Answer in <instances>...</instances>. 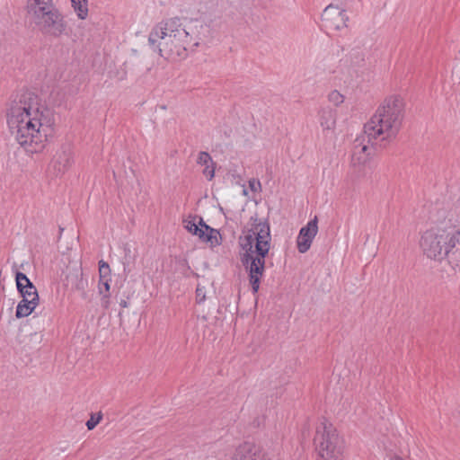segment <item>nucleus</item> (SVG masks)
Listing matches in <instances>:
<instances>
[{
    "mask_svg": "<svg viewBox=\"0 0 460 460\" xmlns=\"http://www.w3.org/2000/svg\"><path fill=\"white\" fill-rule=\"evenodd\" d=\"M7 124L18 143L27 152L37 153L43 147L54 125L53 112L40 103V97L26 91L17 95L7 111Z\"/></svg>",
    "mask_w": 460,
    "mask_h": 460,
    "instance_id": "obj_1",
    "label": "nucleus"
},
{
    "mask_svg": "<svg viewBox=\"0 0 460 460\" xmlns=\"http://www.w3.org/2000/svg\"><path fill=\"white\" fill-rule=\"evenodd\" d=\"M208 26L188 18L172 17L159 22L148 36L150 49L167 60L183 59L203 41Z\"/></svg>",
    "mask_w": 460,
    "mask_h": 460,
    "instance_id": "obj_2",
    "label": "nucleus"
},
{
    "mask_svg": "<svg viewBox=\"0 0 460 460\" xmlns=\"http://www.w3.org/2000/svg\"><path fill=\"white\" fill-rule=\"evenodd\" d=\"M251 227L244 226L238 237L240 261L248 276L253 295L260 289L266 270V258L270 250V226L268 219L261 221L251 217Z\"/></svg>",
    "mask_w": 460,
    "mask_h": 460,
    "instance_id": "obj_3",
    "label": "nucleus"
},
{
    "mask_svg": "<svg viewBox=\"0 0 460 460\" xmlns=\"http://www.w3.org/2000/svg\"><path fill=\"white\" fill-rule=\"evenodd\" d=\"M403 118V100L400 96L386 98L376 114L364 126L368 142H372L383 134L385 136L382 137V142H390L394 139L402 128Z\"/></svg>",
    "mask_w": 460,
    "mask_h": 460,
    "instance_id": "obj_4",
    "label": "nucleus"
},
{
    "mask_svg": "<svg viewBox=\"0 0 460 460\" xmlns=\"http://www.w3.org/2000/svg\"><path fill=\"white\" fill-rule=\"evenodd\" d=\"M26 8L31 22L43 35L58 38L65 32L66 22L51 2L28 0Z\"/></svg>",
    "mask_w": 460,
    "mask_h": 460,
    "instance_id": "obj_5",
    "label": "nucleus"
},
{
    "mask_svg": "<svg viewBox=\"0 0 460 460\" xmlns=\"http://www.w3.org/2000/svg\"><path fill=\"white\" fill-rule=\"evenodd\" d=\"M318 455L324 460H341L343 440L332 423L322 422L316 429L314 438Z\"/></svg>",
    "mask_w": 460,
    "mask_h": 460,
    "instance_id": "obj_6",
    "label": "nucleus"
},
{
    "mask_svg": "<svg viewBox=\"0 0 460 460\" xmlns=\"http://www.w3.org/2000/svg\"><path fill=\"white\" fill-rule=\"evenodd\" d=\"M420 244L429 258L442 261L446 256L444 255L445 250L449 248V232L446 230L426 231L421 236Z\"/></svg>",
    "mask_w": 460,
    "mask_h": 460,
    "instance_id": "obj_7",
    "label": "nucleus"
},
{
    "mask_svg": "<svg viewBox=\"0 0 460 460\" xmlns=\"http://www.w3.org/2000/svg\"><path fill=\"white\" fill-rule=\"evenodd\" d=\"M322 26L327 31H339L347 27L349 17L344 9H340L338 6L329 4L326 6L321 16Z\"/></svg>",
    "mask_w": 460,
    "mask_h": 460,
    "instance_id": "obj_8",
    "label": "nucleus"
},
{
    "mask_svg": "<svg viewBox=\"0 0 460 460\" xmlns=\"http://www.w3.org/2000/svg\"><path fill=\"white\" fill-rule=\"evenodd\" d=\"M318 232V219L314 217L305 226H303L296 239L297 250L300 253L306 252L312 244L314 238Z\"/></svg>",
    "mask_w": 460,
    "mask_h": 460,
    "instance_id": "obj_9",
    "label": "nucleus"
},
{
    "mask_svg": "<svg viewBox=\"0 0 460 460\" xmlns=\"http://www.w3.org/2000/svg\"><path fill=\"white\" fill-rule=\"evenodd\" d=\"M232 460H262L261 447L245 441L235 448Z\"/></svg>",
    "mask_w": 460,
    "mask_h": 460,
    "instance_id": "obj_10",
    "label": "nucleus"
},
{
    "mask_svg": "<svg viewBox=\"0 0 460 460\" xmlns=\"http://www.w3.org/2000/svg\"><path fill=\"white\" fill-rule=\"evenodd\" d=\"M65 286L70 287L72 290L80 292L84 299L87 298L85 288L88 286L87 279H84L82 269H74L69 270L66 276Z\"/></svg>",
    "mask_w": 460,
    "mask_h": 460,
    "instance_id": "obj_11",
    "label": "nucleus"
},
{
    "mask_svg": "<svg viewBox=\"0 0 460 460\" xmlns=\"http://www.w3.org/2000/svg\"><path fill=\"white\" fill-rule=\"evenodd\" d=\"M39 295H35L34 298H29L24 296V298H22L16 306V318L20 319L30 315L36 308V306L39 305Z\"/></svg>",
    "mask_w": 460,
    "mask_h": 460,
    "instance_id": "obj_12",
    "label": "nucleus"
},
{
    "mask_svg": "<svg viewBox=\"0 0 460 460\" xmlns=\"http://www.w3.org/2000/svg\"><path fill=\"white\" fill-rule=\"evenodd\" d=\"M336 122V111L330 107L323 108L320 111V124L323 129H332Z\"/></svg>",
    "mask_w": 460,
    "mask_h": 460,
    "instance_id": "obj_13",
    "label": "nucleus"
},
{
    "mask_svg": "<svg viewBox=\"0 0 460 460\" xmlns=\"http://www.w3.org/2000/svg\"><path fill=\"white\" fill-rule=\"evenodd\" d=\"M31 321L33 322V324H36V325H39L41 327V330L40 331V332H35L33 334L35 337H38L40 340H41V338H42L41 332L44 331L46 328H49L51 325L52 317L50 316V314H41L40 316L34 315L31 319Z\"/></svg>",
    "mask_w": 460,
    "mask_h": 460,
    "instance_id": "obj_14",
    "label": "nucleus"
},
{
    "mask_svg": "<svg viewBox=\"0 0 460 460\" xmlns=\"http://www.w3.org/2000/svg\"><path fill=\"white\" fill-rule=\"evenodd\" d=\"M445 259L447 260L448 263L453 269H458L460 270V249L458 247H450L448 250H445Z\"/></svg>",
    "mask_w": 460,
    "mask_h": 460,
    "instance_id": "obj_15",
    "label": "nucleus"
},
{
    "mask_svg": "<svg viewBox=\"0 0 460 460\" xmlns=\"http://www.w3.org/2000/svg\"><path fill=\"white\" fill-rule=\"evenodd\" d=\"M15 281L18 292H22L25 288L31 289V287H33V283L27 275L18 270L15 273Z\"/></svg>",
    "mask_w": 460,
    "mask_h": 460,
    "instance_id": "obj_16",
    "label": "nucleus"
},
{
    "mask_svg": "<svg viewBox=\"0 0 460 460\" xmlns=\"http://www.w3.org/2000/svg\"><path fill=\"white\" fill-rule=\"evenodd\" d=\"M218 230L217 233L205 232L203 230L199 238L204 243H209L211 247H215L221 244V238H218Z\"/></svg>",
    "mask_w": 460,
    "mask_h": 460,
    "instance_id": "obj_17",
    "label": "nucleus"
},
{
    "mask_svg": "<svg viewBox=\"0 0 460 460\" xmlns=\"http://www.w3.org/2000/svg\"><path fill=\"white\" fill-rule=\"evenodd\" d=\"M88 2H82L78 0L75 2V0L72 2V6L75 12L77 14V17L81 20H84L88 15Z\"/></svg>",
    "mask_w": 460,
    "mask_h": 460,
    "instance_id": "obj_18",
    "label": "nucleus"
},
{
    "mask_svg": "<svg viewBox=\"0 0 460 460\" xmlns=\"http://www.w3.org/2000/svg\"><path fill=\"white\" fill-rule=\"evenodd\" d=\"M55 168L58 167V172H64L70 165L69 155L66 153L58 155V158L54 162Z\"/></svg>",
    "mask_w": 460,
    "mask_h": 460,
    "instance_id": "obj_19",
    "label": "nucleus"
},
{
    "mask_svg": "<svg viewBox=\"0 0 460 460\" xmlns=\"http://www.w3.org/2000/svg\"><path fill=\"white\" fill-rule=\"evenodd\" d=\"M198 217L194 216L192 220H190L187 222V225L185 226V228L193 235H197L199 237L200 234L202 233L203 229L199 227V226L196 223V218Z\"/></svg>",
    "mask_w": 460,
    "mask_h": 460,
    "instance_id": "obj_20",
    "label": "nucleus"
},
{
    "mask_svg": "<svg viewBox=\"0 0 460 460\" xmlns=\"http://www.w3.org/2000/svg\"><path fill=\"white\" fill-rule=\"evenodd\" d=\"M99 274L101 281H102L106 278H109L111 274V269L109 264L102 260L99 261Z\"/></svg>",
    "mask_w": 460,
    "mask_h": 460,
    "instance_id": "obj_21",
    "label": "nucleus"
},
{
    "mask_svg": "<svg viewBox=\"0 0 460 460\" xmlns=\"http://www.w3.org/2000/svg\"><path fill=\"white\" fill-rule=\"evenodd\" d=\"M102 415L99 412L97 415L92 414L91 418L86 421L85 425L89 430L93 429L102 420Z\"/></svg>",
    "mask_w": 460,
    "mask_h": 460,
    "instance_id": "obj_22",
    "label": "nucleus"
},
{
    "mask_svg": "<svg viewBox=\"0 0 460 460\" xmlns=\"http://www.w3.org/2000/svg\"><path fill=\"white\" fill-rule=\"evenodd\" d=\"M328 99L331 102H332L335 106L340 105L344 102V97L338 91L334 90L331 92L328 95Z\"/></svg>",
    "mask_w": 460,
    "mask_h": 460,
    "instance_id": "obj_23",
    "label": "nucleus"
},
{
    "mask_svg": "<svg viewBox=\"0 0 460 460\" xmlns=\"http://www.w3.org/2000/svg\"><path fill=\"white\" fill-rule=\"evenodd\" d=\"M212 163V158L208 152L201 151L199 154L197 163L201 165H208V163Z\"/></svg>",
    "mask_w": 460,
    "mask_h": 460,
    "instance_id": "obj_24",
    "label": "nucleus"
},
{
    "mask_svg": "<svg viewBox=\"0 0 460 460\" xmlns=\"http://www.w3.org/2000/svg\"><path fill=\"white\" fill-rule=\"evenodd\" d=\"M450 247H458L460 249V230L449 233Z\"/></svg>",
    "mask_w": 460,
    "mask_h": 460,
    "instance_id": "obj_25",
    "label": "nucleus"
},
{
    "mask_svg": "<svg viewBox=\"0 0 460 460\" xmlns=\"http://www.w3.org/2000/svg\"><path fill=\"white\" fill-rule=\"evenodd\" d=\"M19 293L22 298H24V296L29 297V298H34L35 295H39L37 288L34 285H33V287H31V289L25 288H23V290H22V292H19Z\"/></svg>",
    "mask_w": 460,
    "mask_h": 460,
    "instance_id": "obj_26",
    "label": "nucleus"
},
{
    "mask_svg": "<svg viewBox=\"0 0 460 460\" xmlns=\"http://www.w3.org/2000/svg\"><path fill=\"white\" fill-rule=\"evenodd\" d=\"M205 299H206L205 288L198 285V287L196 288V302L198 304H201L205 301Z\"/></svg>",
    "mask_w": 460,
    "mask_h": 460,
    "instance_id": "obj_27",
    "label": "nucleus"
},
{
    "mask_svg": "<svg viewBox=\"0 0 460 460\" xmlns=\"http://www.w3.org/2000/svg\"><path fill=\"white\" fill-rule=\"evenodd\" d=\"M110 278H106L105 279H103L102 281H101V279L99 280V286H98V288H99V293L100 294H103V293H109L110 291V284H109V281H110Z\"/></svg>",
    "mask_w": 460,
    "mask_h": 460,
    "instance_id": "obj_28",
    "label": "nucleus"
},
{
    "mask_svg": "<svg viewBox=\"0 0 460 460\" xmlns=\"http://www.w3.org/2000/svg\"><path fill=\"white\" fill-rule=\"evenodd\" d=\"M199 227L202 228L205 232L217 233V229H215L207 225L201 217H199V222L197 223Z\"/></svg>",
    "mask_w": 460,
    "mask_h": 460,
    "instance_id": "obj_29",
    "label": "nucleus"
},
{
    "mask_svg": "<svg viewBox=\"0 0 460 460\" xmlns=\"http://www.w3.org/2000/svg\"><path fill=\"white\" fill-rule=\"evenodd\" d=\"M203 174L208 181H211L215 175V168H210L208 165H206L205 169L203 170Z\"/></svg>",
    "mask_w": 460,
    "mask_h": 460,
    "instance_id": "obj_30",
    "label": "nucleus"
},
{
    "mask_svg": "<svg viewBox=\"0 0 460 460\" xmlns=\"http://www.w3.org/2000/svg\"><path fill=\"white\" fill-rule=\"evenodd\" d=\"M102 296V305L104 307V308H108L109 307V304H110V293H103V294H101Z\"/></svg>",
    "mask_w": 460,
    "mask_h": 460,
    "instance_id": "obj_31",
    "label": "nucleus"
},
{
    "mask_svg": "<svg viewBox=\"0 0 460 460\" xmlns=\"http://www.w3.org/2000/svg\"><path fill=\"white\" fill-rule=\"evenodd\" d=\"M179 263L184 267H187L188 270H190V266H189V262H188V260L183 258V259H179Z\"/></svg>",
    "mask_w": 460,
    "mask_h": 460,
    "instance_id": "obj_32",
    "label": "nucleus"
},
{
    "mask_svg": "<svg viewBox=\"0 0 460 460\" xmlns=\"http://www.w3.org/2000/svg\"><path fill=\"white\" fill-rule=\"evenodd\" d=\"M119 304L123 308H126V307L128 306V301L126 299H124V298H120Z\"/></svg>",
    "mask_w": 460,
    "mask_h": 460,
    "instance_id": "obj_33",
    "label": "nucleus"
},
{
    "mask_svg": "<svg viewBox=\"0 0 460 460\" xmlns=\"http://www.w3.org/2000/svg\"><path fill=\"white\" fill-rule=\"evenodd\" d=\"M356 56L359 59V61H364V58H363L362 55L358 51H357V55Z\"/></svg>",
    "mask_w": 460,
    "mask_h": 460,
    "instance_id": "obj_34",
    "label": "nucleus"
},
{
    "mask_svg": "<svg viewBox=\"0 0 460 460\" xmlns=\"http://www.w3.org/2000/svg\"><path fill=\"white\" fill-rule=\"evenodd\" d=\"M367 149H368V146L364 145V146H362V147H361V152H362V153H366V152L367 151Z\"/></svg>",
    "mask_w": 460,
    "mask_h": 460,
    "instance_id": "obj_35",
    "label": "nucleus"
},
{
    "mask_svg": "<svg viewBox=\"0 0 460 460\" xmlns=\"http://www.w3.org/2000/svg\"><path fill=\"white\" fill-rule=\"evenodd\" d=\"M250 185H251L252 190H253V188H254L253 183L250 182Z\"/></svg>",
    "mask_w": 460,
    "mask_h": 460,
    "instance_id": "obj_36",
    "label": "nucleus"
}]
</instances>
